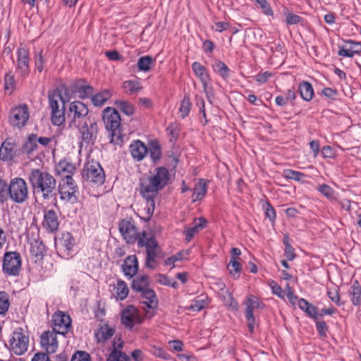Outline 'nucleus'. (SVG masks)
<instances>
[{
  "mask_svg": "<svg viewBox=\"0 0 361 361\" xmlns=\"http://www.w3.org/2000/svg\"><path fill=\"white\" fill-rule=\"evenodd\" d=\"M170 173L167 168L159 166L156 168L149 176L140 179V195L146 201L144 210L146 212L147 220L152 216L155 209L154 199L158 192L170 183Z\"/></svg>",
  "mask_w": 361,
  "mask_h": 361,
  "instance_id": "1",
  "label": "nucleus"
},
{
  "mask_svg": "<svg viewBox=\"0 0 361 361\" xmlns=\"http://www.w3.org/2000/svg\"><path fill=\"white\" fill-rule=\"evenodd\" d=\"M27 179L33 192L40 194L43 200H49L56 195V180L49 172L32 169Z\"/></svg>",
  "mask_w": 361,
  "mask_h": 361,
  "instance_id": "2",
  "label": "nucleus"
},
{
  "mask_svg": "<svg viewBox=\"0 0 361 361\" xmlns=\"http://www.w3.org/2000/svg\"><path fill=\"white\" fill-rule=\"evenodd\" d=\"M103 121L106 130L110 133V141L114 145H121L123 136L121 131V117L114 108L107 107L103 111Z\"/></svg>",
  "mask_w": 361,
  "mask_h": 361,
  "instance_id": "3",
  "label": "nucleus"
},
{
  "mask_svg": "<svg viewBox=\"0 0 361 361\" xmlns=\"http://www.w3.org/2000/svg\"><path fill=\"white\" fill-rule=\"evenodd\" d=\"M82 180L87 185L98 187L105 182V173L100 165L96 161H88L85 164L81 171Z\"/></svg>",
  "mask_w": 361,
  "mask_h": 361,
  "instance_id": "4",
  "label": "nucleus"
},
{
  "mask_svg": "<svg viewBox=\"0 0 361 361\" xmlns=\"http://www.w3.org/2000/svg\"><path fill=\"white\" fill-rule=\"evenodd\" d=\"M1 186L6 188L9 198L15 203L21 204L28 199V187L25 180L22 178H14L7 185L1 180Z\"/></svg>",
  "mask_w": 361,
  "mask_h": 361,
  "instance_id": "5",
  "label": "nucleus"
},
{
  "mask_svg": "<svg viewBox=\"0 0 361 361\" xmlns=\"http://www.w3.org/2000/svg\"><path fill=\"white\" fill-rule=\"evenodd\" d=\"M58 191L61 200L71 204L76 203L78 200L79 188L73 176H66L62 178Z\"/></svg>",
  "mask_w": 361,
  "mask_h": 361,
  "instance_id": "6",
  "label": "nucleus"
},
{
  "mask_svg": "<svg viewBox=\"0 0 361 361\" xmlns=\"http://www.w3.org/2000/svg\"><path fill=\"white\" fill-rule=\"evenodd\" d=\"M139 247H145L146 248V265L149 268H154L152 264L155 262V259L158 255L159 250L158 242L154 236L147 237L146 233H142L141 238L137 241Z\"/></svg>",
  "mask_w": 361,
  "mask_h": 361,
  "instance_id": "7",
  "label": "nucleus"
},
{
  "mask_svg": "<svg viewBox=\"0 0 361 361\" xmlns=\"http://www.w3.org/2000/svg\"><path fill=\"white\" fill-rule=\"evenodd\" d=\"M29 337L21 327L16 328L9 340V350L17 355H23L28 348Z\"/></svg>",
  "mask_w": 361,
  "mask_h": 361,
  "instance_id": "8",
  "label": "nucleus"
},
{
  "mask_svg": "<svg viewBox=\"0 0 361 361\" xmlns=\"http://www.w3.org/2000/svg\"><path fill=\"white\" fill-rule=\"evenodd\" d=\"M29 118L30 113L27 105L19 104L11 109L8 122L13 127L21 129L27 125Z\"/></svg>",
  "mask_w": 361,
  "mask_h": 361,
  "instance_id": "9",
  "label": "nucleus"
},
{
  "mask_svg": "<svg viewBox=\"0 0 361 361\" xmlns=\"http://www.w3.org/2000/svg\"><path fill=\"white\" fill-rule=\"evenodd\" d=\"M64 103L65 101L61 94H49L51 121L54 126H59L65 121Z\"/></svg>",
  "mask_w": 361,
  "mask_h": 361,
  "instance_id": "10",
  "label": "nucleus"
},
{
  "mask_svg": "<svg viewBox=\"0 0 361 361\" xmlns=\"http://www.w3.org/2000/svg\"><path fill=\"white\" fill-rule=\"evenodd\" d=\"M89 109L82 102L75 101L71 103L69 106L68 118H71L70 127L81 126L82 122H87L90 120L87 116Z\"/></svg>",
  "mask_w": 361,
  "mask_h": 361,
  "instance_id": "11",
  "label": "nucleus"
},
{
  "mask_svg": "<svg viewBox=\"0 0 361 361\" xmlns=\"http://www.w3.org/2000/svg\"><path fill=\"white\" fill-rule=\"evenodd\" d=\"M2 269L8 276H18L21 269V256L19 252H6L4 255Z\"/></svg>",
  "mask_w": 361,
  "mask_h": 361,
  "instance_id": "12",
  "label": "nucleus"
},
{
  "mask_svg": "<svg viewBox=\"0 0 361 361\" xmlns=\"http://www.w3.org/2000/svg\"><path fill=\"white\" fill-rule=\"evenodd\" d=\"M119 231L123 239L128 244L137 243L142 233H139L135 226V221L131 218H126L119 222Z\"/></svg>",
  "mask_w": 361,
  "mask_h": 361,
  "instance_id": "13",
  "label": "nucleus"
},
{
  "mask_svg": "<svg viewBox=\"0 0 361 361\" xmlns=\"http://www.w3.org/2000/svg\"><path fill=\"white\" fill-rule=\"evenodd\" d=\"M75 245V240L69 232L63 233L55 241L57 253L64 259H69L72 256Z\"/></svg>",
  "mask_w": 361,
  "mask_h": 361,
  "instance_id": "14",
  "label": "nucleus"
},
{
  "mask_svg": "<svg viewBox=\"0 0 361 361\" xmlns=\"http://www.w3.org/2000/svg\"><path fill=\"white\" fill-rule=\"evenodd\" d=\"M74 128L78 130L83 143L87 145H93L95 143L98 133V126L96 122L90 119Z\"/></svg>",
  "mask_w": 361,
  "mask_h": 361,
  "instance_id": "15",
  "label": "nucleus"
},
{
  "mask_svg": "<svg viewBox=\"0 0 361 361\" xmlns=\"http://www.w3.org/2000/svg\"><path fill=\"white\" fill-rule=\"evenodd\" d=\"M143 319L137 308L132 305L126 306L121 313V322L128 330H132L136 324H142Z\"/></svg>",
  "mask_w": 361,
  "mask_h": 361,
  "instance_id": "16",
  "label": "nucleus"
},
{
  "mask_svg": "<svg viewBox=\"0 0 361 361\" xmlns=\"http://www.w3.org/2000/svg\"><path fill=\"white\" fill-rule=\"evenodd\" d=\"M244 304L246 306L245 316L247 322L249 332L253 334L255 326V318L253 315V311L255 309L262 308L264 305L259 301L258 298L253 295H249Z\"/></svg>",
  "mask_w": 361,
  "mask_h": 361,
  "instance_id": "17",
  "label": "nucleus"
},
{
  "mask_svg": "<svg viewBox=\"0 0 361 361\" xmlns=\"http://www.w3.org/2000/svg\"><path fill=\"white\" fill-rule=\"evenodd\" d=\"M53 331L59 334L65 335L71 329V319L70 316L62 311L55 312L52 316Z\"/></svg>",
  "mask_w": 361,
  "mask_h": 361,
  "instance_id": "18",
  "label": "nucleus"
},
{
  "mask_svg": "<svg viewBox=\"0 0 361 361\" xmlns=\"http://www.w3.org/2000/svg\"><path fill=\"white\" fill-rule=\"evenodd\" d=\"M140 295L142 298V303L147 307V310H145V316L152 318L157 309L158 299L157 295L152 289L148 288L140 293Z\"/></svg>",
  "mask_w": 361,
  "mask_h": 361,
  "instance_id": "19",
  "label": "nucleus"
},
{
  "mask_svg": "<svg viewBox=\"0 0 361 361\" xmlns=\"http://www.w3.org/2000/svg\"><path fill=\"white\" fill-rule=\"evenodd\" d=\"M56 334L53 331H47L40 337L41 346L47 353H54L58 349L59 343Z\"/></svg>",
  "mask_w": 361,
  "mask_h": 361,
  "instance_id": "20",
  "label": "nucleus"
},
{
  "mask_svg": "<svg viewBox=\"0 0 361 361\" xmlns=\"http://www.w3.org/2000/svg\"><path fill=\"white\" fill-rule=\"evenodd\" d=\"M59 221L56 212L54 209H44L42 227L49 233L58 231Z\"/></svg>",
  "mask_w": 361,
  "mask_h": 361,
  "instance_id": "21",
  "label": "nucleus"
},
{
  "mask_svg": "<svg viewBox=\"0 0 361 361\" xmlns=\"http://www.w3.org/2000/svg\"><path fill=\"white\" fill-rule=\"evenodd\" d=\"M18 146L16 139L8 137L1 142V160L11 161L17 154Z\"/></svg>",
  "mask_w": 361,
  "mask_h": 361,
  "instance_id": "22",
  "label": "nucleus"
},
{
  "mask_svg": "<svg viewBox=\"0 0 361 361\" xmlns=\"http://www.w3.org/2000/svg\"><path fill=\"white\" fill-rule=\"evenodd\" d=\"M129 152L134 160L140 161L145 157L148 149L143 142L136 140L130 145Z\"/></svg>",
  "mask_w": 361,
  "mask_h": 361,
  "instance_id": "23",
  "label": "nucleus"
},
{
  "mask_svg": "<svg viewBox=\"0 0 361 361\" xmlns=\"http://www.w3.org/2000/svg\"><path fill=\"white\" fill-rule=\"evenodd\" d=\"M121 269L126 276H128L129 278L134 276L138 271V261L137 257L133 255L126 257L121 266Z\"/></svg>",
  "mask_w": 361,
  "mask_h": 361,
  "instance_id": "24",
  "label": "nucleus"
},
{
  "mask_svg": "<svg viewBox=\"0 0 361 361\" xmlns=\"http://www.w3.org/2000/svg\"><path fill=\"white\" fill-rule=\"evenodd\" d=\"M361 52V44L357 42L348 40L346 45L340 47L338 55L341 56L353 57L354 54Z\"/></svg>",
  "mask_w": 361,
  "mask_h": 361,
  "instance_id": "25",
  "label": "nucleus"
},
{
  "mask_svg": "<svg viewBox=\"0 0 361 361\" xmlns=\"http://www.w3.org/2000/svg\"><path fill=\"white\" fill-rule=\"evenodd\" d=\"M46 251V246L42 241L35 240L30 243V254L35 263L43 259Z\"/></svg>",
  "mask_w": 361,
  "mask_h": 361,
  "instance_id": "26",
  "label": "nucleus"
},
{
  "mask_svg": "<svg viewBox=\"0 0 361 361\" xmlns=\"http://www.w3.org/2000/svg\"><path fill=\"white\" fill-rule=\"evenodd\" d=\"M207 221L204 218H199L195 220V225L185 228L184 234L185 240L189 242L200 231L206 226Z\"/></svg>",
  "mask_w": 361,
  "mask_h": 361,
  "instance_id": "27",
  "label": "nucleus"
},
{
  "mask_svg": "<svg viewBox=\"0 0 361 361\" xmlns=\"http://www.w3.org/2000/svg\"><path fill=\"white\" fill-rule=\"evenodd\" d=\"M348 294L353 305L360 306L361 305V286L358 281L355 280L352 283L348 291Z\"/></svg>",
  "mask_w": 361,
  "mask_h": 361,
  "instance_id": "28",
  "label": "nucleus"
},
{
  "mask_svg": "<svg viewBox=\"0 0 361 361\" xmlns=\"http://www.w3.org/2000/svg\"><path fill=\"white\" fill-rule=\"evenodd\" d=\"M207 191V185L204 179L201 178L195 185L194 192L192 195L193 202L202 200L206 195Z\"/></svg>",
  "mask_w": 361,
  "mask_h": 361,
  "instance_id": "29",
  "label": "nucleus"
},
{
  "mask_svg": "<svg viewBox=\"0 0 361 361\" xmlns=\"http://www.w3.org/2000/svg\"><path fill=\"white\" fill-rule=\"evenodd\" d=\"M56 169L59 174L63 178L66 176H73L76 171L75 166L66 160L60 161L57 165Z\"/></svg>",
  "mask_w": 361,
  "mask_h": 361,
  "instance_id": "30",
  "label": "nucleus"
},
{
  "mask_svg": "<svg viewBox=\"0 0 361 361\" xmlns=\"http://www.w3.org/2000/svg\"><path fill=\"white\" fill-rule=\"evenodd\" d=\"M149 279L147 275L140 276L133 280L132 288L142 293L145 290L149 288Z\"/></svg>",
  "mask_w": 361,
  "mask_h": 361,
  "instance_id": "31",
  "label": "nucleus"
},
{
  "mask_svg": "<svg viewBox=\"0 0 361 361\" xmlns=\"http://www.w3.org/2000/svg\"><path fill=\"white\" fill-rule=\"evenodd\" d=\"M298 90L300 97L306 102L312 100L314 96V89L312 85L307 81L300 82Z\"/></svg>",
  "mask_w": 361,
  "mask_h": 361,
  "instance_id": "32",
  "label": "nucleus"
},
{
  "mask_svg": "<svg viewBox=\"0 0 361 361\" xmlns=\"http://www.w3.org/2000/svg\"><path fill=\"white\" fill-rule=\"evenodd\" d=\"M114 332L115 331L113 328L106 324H104L100 326L95 335L99 342H104L111 338Z\"/></svg>",
  "mask_w": 361,
  "mask_h": 361,
  "instance_id": "33",
  "label": "nucleus"
},
{
  "mask_svg": "<svg viewBox=\"0 0 361 361\" xmlns=\"http://www.w3.org/2000/svg\"><path fill=\"white\" fill-rule=\"evenodd\" d=\"M149 157L152 161L156 164L161 158V147L158 141H152L149 144Z\"/></svg>",
  "mask_w": 361,
  "mask_h": 361,
  "instance_id": "34",
  "label": "nucleus"
},
{
  "mask_svg": "<svg viewBox=\"0 0 361 361\" xmlns=\"http://www.w3.org/2000/svg\"><path fill=\"white\" fill-rule=\"evenodd\" d=\"M111 93L108 90H104L92 97V102L95 106H101L111 98Z\"/></svg>",
  "mask_w": 361,
  "mask_h": 361,
  "instance_id": "35",
  "label": "nucleus"
},
{
  "mask_svg": "<svg viewBox=\"0 0 361 361\" xmlns=\"http://www.w3.org/2000/svg\"><path fill=\"white\" fill-rule=\"evenodd\" d=\"M283 176L286 179L293 180L297 182L304 183V178L307 177V175L298 171L293 169H285L283 171Z\"/></svg>",
  "mask_w": 361,
  "mask_h": 361,
  "instance_id": "36",
  "label": "nucleus"
},
{
  "mask_svg": "<svg viewBox=\"0 0 361 361\" xmlns=\"http://www.w3.org/2000/svg\"><path fill=\"white\" fill-rule=\"evenodd\" d=\"M114 290L117 300H123L128 296V288L123 281L118 280Z\"/></svg>",
  "mask_w": 361,
  "mask_h": 361,
  "instance_id": "37",
  "label": "nucleus"
},
{
  "mask_svg": "<svg viewBox=\"0 0 361 361\" xmlns=\"http://www.w3.org/2000/svg\"><path fill=\"white\" fill-rule=\"evenodd\" d=\"M29 52L25 47H20L18 49V68L29 66Z\"/></svg>",
  "mask_w": 361,
  "mask_h": 361,
  "instance_id": "38",
  "label": "nucleus"
},
{
  "mask_svg": "<svg viewBox=\"0 0 361 361\" xmlns=\"http://www.w3.org/2000/svg\"><path fill=\"white\" fill-rule=\"evenodd\" d=\"M227 268L230 274L233 278L238 279L239 277V274L242 269V266L235 257H231Z\"/></svg>",
  "mask_w": 361,
  "mask_h": 361,
  "instance_id": "39",
  "label": "nucleus"
},
{
  "mask_svg": "<svg viewBox=\"0 0 361 361\" xmlns=\"http://www.w3.org/2000/svg\"><path fill=\"white\" fill-rule=\"evenodd\" d=\"M123 88L128 94H134L141 90L142 87L137 80H126L123 82Z\"/></svg>",
  "mask_w": 361,
  "mask_h": 361,
  "instance_id": "40",
  "label": "nucleus"
},
{
  "mask_svg": "<svg viewBox=\"0 0 361 361\" xmlns=\"http://www.w3.org/2000/svg\"><path fill=\"white\" fill-rule=\"evenodd\" d=\"M191 106L192 104L190 100V97L188 95L185 94L183 99L181 101L179 107V114H180V117L182 118H185L188 116L191 109Z\"/></svg>",
  "mask_w": 361,
  "mask_h": 361,
  "instance_id": "41",
  "label": "nucleus"
},
{
  "mask_svg": "<svg viewBox=\"0 0 361 361\" xmlns=\"http://www.w3.org/2000/svg\"><path fill=\"white\" fill-rule=\"evenodd\" d=\"M5 84H4V91L5 94L8 95L11 94L16 88V82L14 80V76L11 75V71L5 75Z\"/></svg>",
  "mask_w": 361,
  "mask_h": 361,
  "instance_id": "42",
  "label": "nucleus"
},
{
  "mask_svg": "<svg viewBox=\"0 0 361 361\" xmlns=\"http://www.w3.org/2000/svg\"><path fill=\"white\" fill-rule=\"evenodd\" d=\"M207 298H203L200 296L196 298L192 301L190 305L188 307V310L191 311L199 312L203 310L207 305Z\"/></svg>",
  "mask_w": 361,
  "mask_h": 361,
  "instance_id": "43",
  "label": "nucleus"
},
{
  "mask_svg": "<svg viewBox=\"0 0 361 361\" xmlns=\"http://www.w3.org/2000/svg\"><path fill=\"white\" fill-rule=\"evenodd\" d=\"M317 191L322 193L327 199L331 200L335 199V191L334 190L327 184L323 183L319 185L317 188Z\"/></svg>",
  "mask_w": 361,
  "mask_h": 361,
  "instance_id": "44",
  "label": "nucleus"
},
{
  "mask_svg": "<svg viewBox=\"0 0 361 361\" xmlns=\"http://www.w3.org/2000/svg\"><path fill=\"white\" fill-rule=\"evenodd\" d=\"M117 107L126 115L131 116L134 114V106L127 101H116Z\"/></svg>",
  "mask_w": 361,
  "mask_h": 361,
  "instance_id": "45",
  "label": "nucleus"
},
{
  "mask_svg": "<svg viewBox=\"0 0 361 361\" xmlns=\"http://www.w3.org/2000/svg\"><path fill=\"white\" fill-rule=\"evenodd\" d=\"M149 352L154 356L163 360H169L171 359V355L162 348L153 345L149 349Z\"/></svg>",
  "mask_w": 361,
  "mask_h": 361,
  "instance_id": "46",
  "label": "nucleus"
},
{
  "mask_svg": "<svg viewBox=\"0 0 361 361\" xmlns=\"http://www.w3.org/2000/svg\"><path fill=\"white\" fill-rule=\"evenodd\" d=\"M195 75L200 79L204 88L207 87L210 81L209 75L207 69H193Z\"/></svg>",
  "mask_w": 361,
  "mask_h": 361,
  "instance_id": "47",
  "label": "nucleus"
},
{
  "mask_svg": "<svg viewBox=\"0 0 361 361\" xmlns=\"http://www.w3.org/2000/svg\"><path fill=\"white\" fill-rule=\"evenodd\" d=\"M27 152L28 154L37 150L38 145L37 142V135L31 134L29 135L27 140L25 144Z\"/></svg>",
  "mask_w": 361,
  "mask_h": 361,
  "instance_id": "48",
  "label": "nucleus"
},
{
  "mask_svg": "<svg viewBox=\"0 0 361 361\" xmlns=\"http://www.w3.org/2000/svg\"><path fill=\"white\" fill-rule=\"evenodd\" d=\"M166 132L168 135L171 136L170 142L176 140L178 138L180 132L178 125L176 123H170L166 128Z\"/></svg>",
  "mask_w": 361,
  "mask_h": 361,
  "instance_id": "49",
  "label": "nucleus"
},
{
  "mask_svg": "<svg viewBox=\"0 0 361 361\" xmlns=\"http://www.w3.org/2000/svg\"><path fill=\"white\" fill-rule=\"evenodd\" d=\"M327 295L329 299L338 306H342L345 304L344 302L341 300L338 291L336 288L328 289Z\"/></svg>",
  "mask_w": 361,
  "mask_h": 361,
  "instance_id": "50",
  "label": "nucleus"
},
{
  "mask_svg": "<svg viewBox=\"0 0 361 361\" xmlns=\"http://www.w3.org/2000/svg\"><path fill=\"white\" fill-rule=\"evenodd\" d=\"M155 60L150 56H144L139 59L137 61V68H150L154 66Z\"/></svg>",
  "mask_w": 361,
  "mask_h": 361,
  "instance_id": "51",
  "label": "nucleus"
},
{
  "mask_svg": "<svg viewBox=\"0 0 361 361\" xmlns=\"http://www.w3.org/2000/svg\"><path fill=\"white\" fill-rule=\"evenodd\" d=\"M264 209L265 210L266 216L270 220L271 222L274 223L276 221V211L273 206L269 202H267L264 205Z\"/></svg>",
  "mask_w": 361,
  "mask_h": 361,
  "instance_id": "52",
  "label": "nucleus"
},
{
  "mask_svg": "<svg viewBox=\"0 0 361 361\" xmlns=\"http://www.w3.org/2000/svg\"><path fill=\"white\" fill-rule=\"evenodd\" d=\"M158 276V282L160 284L170 286L174 288H177L178 287V283L176 281L168 278L166 276L159 274Z\"/></svg>",
  "mask_w": 361,
  "mask_h": 361,
  "instance_id": "53",
  "label": "nucleus"
},
{
  "mask_svg": "<svg viewBox=\"0 0 361 361\" xmlns=\"http://www.w3.org/2000/svg\"><path fill=\"white\" fill-rule=\"evenodd\" d=\"M71 361H92L91 356L85 351L76 352L71 358Z\"/></svg>",
  "mask_w": 361,
  "mask_h": 361,
  "instance_id": "54",
  "label": "nucleus"
},
{
  "mask_svg": "<svg viewBox=\"0 0 361 361\" xmlns=\"http://www.w3.org/2000/svg\"><path fill=\"white\" fill-rule=\"evenodd\" d=\"M260 6L264 14L267 16H273L274 11L269 6L267 0H255Z\"/></svg>",
  "mask_w": 361,
  "mask_h": 361,
  "instance_id": "55",
  "label": "nucleus"
},
{
  "mask_svg": "<svg viewBox=\"0 0 361 361\" xmlns=\"http://www.w3.org/2000/svg\"><path fill=\"white\" fill-rule=\"evenodd\" d=\"M274 76V73L269 71L259 73L252 76V78L260 84L265 83L270 78Z\"/></svg>",
  "mask_w": 361,
  "mask_h": 361,
  "instance_id": "56",
  "label": "nucleus"
},
{
  "mask_svg": "<svg viewBox=\"0 0 361 361\" xmlns=\"http://www.w3.org/2000/svg\"><path fill=\"white\" fill-rule=\"evenodd\" d=\"M9 307L10 301L8 295L4 291H1V315H4L6 314L8 310Z\"/></svg>",
  "mask_w": 361,
  "mask_h": 361,
  "instance_id": "57",
  "label": "nucleus"
},
{
  "mask_svg": "<svg viewBox=\"0 0 361 361\" xmlns=\"http://www.w3.org/2000/svg\"><path fill=\"white\" fill-rule=\"evenodd\" d=\"M316 329L322 337H326L328 331V326L324 321H317L316 322Z\"/></svg>",
  "mask_w": 361,
  "mask_h": 361,
  "instance_id": "58",
  "label": "nucleus"
},
{
  "mask_svg": "<svg viewBox=\"0 0 361 361\" xmlns=\"http://www.w3.org/2000/svg\"><path fill=\"white\" fill-rule=\"evenodd\" d=\"M302 18L298 15L289 13L286 15V20L288 25H297L302 21Z\"/></svg>",
  "mask_w": 361,
  "mask_h": 361,
  "instance_id": "59",
  "label": "nucleus"
},
{
  "mask_svg": "<svg viewBox=\"0 0 361 361\" xmlns=\"http://www.w3.org/2000/svg\"><path fill=\"white\" fill-rule=\"evenodd\" d=\"M230 27V23L228 22H216L212 25V30H215L216 32H221L223 31H225L228 30Z\"/></svg>",
  "mask_w": 361,
  "mask_h": 361,
  "instance_id": "60",
  "label": "nucleus"
},
{
  "mask_svg": "<svg viewBox=\"0 0 361 361\" xmlns=\"http://www.w3.org/2000/svg\"><path fill=\"white\" fill-rule=\"evenodd\" d=\"M81 98L88 97L93 94V88L90 85L82 86L78 90Z\"/></svg>",
  "mask_w": 361,
  "mask_h": 361,
  "instance_id": "61",
  "label": "nucleus"
},
{
  "mask_svg": "<svg viewBox=\"0 0 361 361\" xmlns=\"http://www.w3.org/2000/svg\"><path fill=\"white\" fill-rule=\"evenodd\" d=\"M322 94L329 99H336L338 93L336 89L325 87L322 90Z\"/></svg>",
  "mask_w": 361,
  "mask_h": 361,
  "instance_id": "62",
  "label": "nucleus"
},
{
  "mask_svg": "<svg viewBox=\"0 0 361 361\" xmlns=\"http://www.w3.org/2000/svg\"><path fill=\"white\" fill-rule=\"evenodd\" d=\"M305 312L311 318L317 319L319 314V310L317 307L312 304H310L308 307L305 310Z\"/></svg>",
  "mask_w": 361,
  "mask_h": 361,
  "instance_id": "63",
  "label": "nucleus"
},
{
  "mask_svg": "<svg viewBox=\"0 0 361 361\" xmlns=\"http://www.w3.org/2000/svg\"><path fill=\"white\" fill-rule=\"evenodd\" d=\"M104 54L110 61H119L123 58L116 50L106 51Z\"/></svg>",
  "mask_w": 361,
  "mask_h": 361,
  "instance_id": "64",
  "label": "nucleus"
}]
</instances>
